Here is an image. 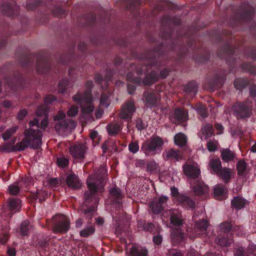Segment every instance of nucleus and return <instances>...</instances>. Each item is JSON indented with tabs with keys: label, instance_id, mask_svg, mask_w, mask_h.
Instances as JSON below:
<instances>
[{
	"label": "nucleus",
	"instance_id": "052dcab7",
	"mask_svg": "<svg viewBox=\"0 0 256 256\" xmlns=\"http://www.w3.org/2000/svg\"><path fill=\"white\" fill-rule=\"evenodd\" d=\"M28 112L26 110L23 109L20 110L17 115V118L19 120H22L27 114Z\"/></svg>",
	"mask_w": 256,
	"mask_h": 256
},
{
	"label": "nucleus",
	"instance_id": "4d7b16f0",
	"mask_svg": "<svg viewBox=\"0 0 256 256\" xmlns=\"http://www.w3.org/2000/svg\"><path fill=\"white\" fill-rule=\"evenodd\" d=\"M142 227L146 231L152 232L154 228V226L152 223L148 222L144 223L142 225Z\"/></svg>",
	"mask_w": 256,
	"mask_h": 256
},
{
	"label": "nucleus",
	"instance_id": "412c9836",
	"mask_svg": "<svg viewBox=\"0 0 256 256\" xmlns=\"http://www.w3.org/2000/svg\"><path fill=\"white\" fill-rule=\"evenodd\" d=\"M232 170L227 168H222L220 171L216 173V175L225 183H228L231 179Z\"/></svg>",
	"mask_w": 256,
	"mask_h": 256
},
{
	"label": "nucleus",
	"instance_id": "603ef678",
	"mask_svg": "<svg viewBox=\"0 0 256 256\" xmlns=\"http://www.w3.org/2000/svg\"><path fill=\"white\" fill-rule=\"evenodd\" d=\"M129 150L133 154L136 153L139 150V146L137 142H131L128 144Z\"/></svg>",
	"mask_w": 256,
	"mask_h": 256
},
{
	"label": "nucleus",
	"instance_id": "20e7f679",
	"mask_svg": "<svg viewBox=\"0 0 256 256\" xmlns=\"http://www.w3.org/2000/svg\"><path fill=\"white\" fill-rule=\"evenodd\" d=\"M78 102L81 104L82 114L80 116V120L82 126H85L88 122L94 121V118L92 114L94 110V106L92 104V100L89 102L82 100V102Z\"/></svg>",
	"mask_w": 256,
	"mask_h": 256
},
{
	"label": "nucleus",
	"instance_id": "a878e982",
	"mask_svg": "<svg viewBox=\"0 0 256 256\" xmlns=\"http://www.w3.org/2000/svg\"><path fill=\"white\" fill-rule=\"evenodd\" d=\"M174 141L176 146L184 147L187 144V138L184 134L180 132L174 136Z\"/></svg>",
	"mask_w": 256,
	"mask_h": 256
},
{
	"label": "nucleus",
	"instance_id": "ddd939ff",
	"mask_svg": "<svg viewBox=\"0 0 256 256\" xmlns=\"http://www.w3.org/2000/svg\"><path fill=\"white\" fill-rule=\"evenodd\" d=\"M168 198L166 196H162L150 202V206L154 214H158L162 211L166 206Z\"/></svg>",
	"mask_w": 256,
	"mask_h": 256
},
{
	"label": "nucleus",
	"instance_id": "e2e57ef3",
	"mask_svg": "<svg viewBox=\"0 0 256 256\" xmlns=\"http://www.w3.org/2000/svg\"><path fill=\"white\" fill-rule=\"evenodd\" d=\"M56 100V98L52 95H48L44 98V101L46 104H50L53 100Z\"/></svg>",
	"mask_w": 256,
	"mask_h": 256
},
{
	"label": "nucleus",
	"instance_id": "dca6fc26",
	"mask_svg": "<svg viewBox=\"0 0 256 256\" xmlns=\"http://www.w3.org/2000/svg\"><path fill=\"white\" fill-rule=\"evenodd\" d=\"M66 184L69 188L73 190H78L82 187L80 180L78 176L74 174H70L67 176Z\"/></svg>",
	"mask_w": 256,
	"mask_h": 256
},
{
	"label": "nucleus",
	"instance_id": "a211bd4d",
	"mask_svg": "<svg viewBox=\"0 0 256 256\" xmlns=\"http://www.w3.org/2000/svg\"><path fill=\"white\" fill-rule=\"evenodd\" d=\"M16 138L13 140L12 144L5 143L0 146V150L2 152H10L22 150L20 142L17 143L14 146H12L15 142Z\"/></svg>",
	"mask_w": 256,
	"mask_h": 256
},
{
	"label": "nucleus",
	"instance_id": "5fc2aeb1",
	"mask_svg": "<svg viewBox=\"0 0 256 256\" xmlns=\"http://www.w3.org/2000/svg\"><path fill=\"white\" fill-rule=\"evenodd\" d=\"M78 113V108L76 106H72L67 112V114L69 116H74Z\"/></svg>",
	"mask_w": 256,
	"mask_h": 256
},
{
	"label": "nucleus",
	"instance_id": "a19ab883",
	"mask_svg": "<svg viewBox=\"0 0 256 256\" xmlns=\"http://www.w3.org/2000/svg\"><path fill=\"white\" fill-rule=\"evenodd\" d=\"M241 12L244 14H251L254 13V9L248 4H244L241 8Z\"/></svg>",
	"mask_w": 256,
	"mask_h": 256
},
{
	"label": "nucleus",
	"instance_id": "f8f14e48",
	"mask_svg": "<svg viewBox=\"0 0 256 256\" xmlns=\"http://www.w3.org/2000/svg\"><path fill=\"white\" fill-rule=\"evenodd\" d=\"M170 120L174 124L186 122L188 119V112L186 110L176 108L174 112L170 116Z\"/></svg>",
	"mask_w": 256,
	"mask_h": 256
},
{
	"label": "nucleus",
	"instance_id": "4be33fe9",
	"mask_svg": "<svg viewBox=\"0 0 256 256\" xmlns=\"http://www.w3.org/2000/svg\"><path fill=\"white\" fill-rule=\"evenodd\" d=\"M236 153L228 148L221 150V158L223 161L229 162L234 160L236 157Z\"/></svg>",
	"mask_w": 256,
	"mask_h": 256
},
{
	"label": "nucleus",
	"instance_id": "0e129e2a",
	"mask_svg": "<svg viewBox=\"0 0 256 256\" xmlns=\"http://www.w3.org/2000/svg\"><path fill=\"white\" fill-rule=\"evenodd\" d=\"M153 242L156 244L160 245L162 242V237L160 235L154 236L153 237Z\"/></svg>",
	"mask_w": 256,
	"mask_h": 256
},
{
	"label": "nucleus",
	"instance_id": "6e6d98bb",
	"mask_svg": "<svg viewBox=\"0 0 256 256\" xmlns=\"http://www.w3.org/2000/svg\"><path fill=\"white\" fill-rule=\"evenodd\" d=\"M197 111L198 114L202 118H204L208 116L206 108L204 106H200L198 107Z\"/></svg>",
	"mask_w": 256,
	"mask_h": 256
},
{
	"label": "nucleus",
	"instance_id": "338daca9",
	"mask_svg": "<svg viewBox=\"0 0 256 256\" xmlns=\"http://www.w3.org/2000/svg\"><path fill=\"white\" fill-rule=\"evenodd\" d=\"M48 126V116H45L44 120L41 122L40 128H42L44 130Z\"/></svg>",
	"mask_w": 256,
	"mask_h": 256
},
{
	"label": "nucleus",
	"instance_id": "774afa93",
	"mask_svg": "<svg viewBox=\"0 0 256 256\" xmlns=\"http://www.w3.org/2000/svg\"><path fill=\"white\" fill-rule=\"evenodd\" d=\"M169 252L172 256H184V254L180 250H171Z\"/></svg>",
	"mask_w": 256,
	"mask_h": 256
},
{
	"label": "nucleus",
	"instance_id": "864d4df0",
	"mask_svg": "<svg viewBox=\"0 0 256 256\" xmlns=\"http://www.w3.org/2000/svg\"><path fill=\"white\" fill-rule=\"evenodd\" d=\"M2 12L6 14L9 15L10 12L12 10L13 8L10 4H2Z\"/></svg>",
	"mask_w": 256,
	"mask_h": 256
},
{
	"label": "nucleus",
	"instance_id": "13d9d810",
	"mask_svg": "<svg viewBox=\"0 0 256 256\" xmlns=\"http://www.w3.org/2000/svg\"><path fill=\"white\" fill-rule=\"evenodd\" d=\"M65 117V113L62 110H60L58 114L54 116V120L58 122L61 121V120L64 119Z\"/></svg>",
	"mask_w": 256,
	"mask_h": 256
},
{
	"label": "nucleus",
	"instance_id": "39448f33",
	"mask_svg": "<svg viewBox=\"0 0 256 256\" xmlns=\"http://www.w3.org/2000/svg\"><path fill=\"white\" fill-rule=\"evenodd\" d=\"M163 144L164 141L161 138L152 136L142 144L141 149L146 155L149 156L151 152H154L160 148Z\"/></svg>",
	"mask_w": 256,
	"mask_h": 256
},
{
	"label": "nucleus",
	"instance_id": "6ab92c4d",
	"mask_svg": "<svg viewBox=\"0 0 256 256\" xmlns=\"http://www.w3.org/2000/svg\"><path fill=\"white\" fill-rule=\"evenodd\" d=\"M192 190L196 195L201 196L208 192V187L202 181H196L192 187Z\"/></svg>",
	"mask_w": 256,
	"mask_h": 256
},
{
	"label": "nucleus",
	"instance_id": "09e8293b",
	"mask_svg": "<svg viewBox=\"0 0 256 256\" xmlns=\"http://www.w3.org/2000/svg\"><path fill=\"white\" fill-rule=\"evenodd\" d=\"M58 165L62 168H66L68 166L69 164V160L68 158L62 157L58 158L56 160Z\"/></svg>",
	"mask_w": 256,
	"mask_h": 256
},
{
	"label": "nucleus",
	"instance_id": "2eb2a0df",
	"mask_svg": "<svg viewBox=\"0 0 256 256\" xmlns=\"http://www.w3.org/2000/svg\"><path fill=\"white\" fill-rule=\"evenodd\" d=\"M69 228L70 220L64 216H60V221L54 224L53 231L55 233H64Z\"/></svg>",
	"mask_w": 256,
	"mask_h": 256
},
{
	"label": "nucleus",
	"instance_id": "3c124183",
	"mask_svg": "<svg viewBox=\"0 0 256 256\" xmlns=\"http://www.w3.org/2000/svg\"><path fill=\"white\" fill-rule=\"evenodd\" d=\"M8 190L11 195H17L20 192V187L15 184L10 185Z\"/></svg>",
	"mask_w": 256,
	"mask_h": 256
},
{
	"label": "nucleus",
	"instance_id": "bf43d9fd",
	"mask_svg": "<svg viewBox=\"0 0 256 256\" xmlns=\"http://www.w3.org/2000/svg\"><path fill=\"white\" fill-rule=\"evenodd\" d=\"M186 206L190 208H194L195 206V202L190 197L186 196L185 200V206Z\"/></svg>",
	"mask_w": 256,
	"mask_h": 256
},
{
	"label": "nucleus",
	"instance_id": "393cba45",
	"mask_svg": "<svg viewBox=\"0 0 256 256\" xmlns=\"http://www.w3.org/2000/svg\"><path fill=\"white\" fill-rule=\"evenodd\" d=\"M201 132L204 136L206 140L214 136L213 126L210 124H206L202 126L201 128Z\"/></svg>",
	"mask_w": 256,
	"mask_h": 256
},
{
	"label": "nucleus",
	"instance_id": "7ed1b4c3",
	"mask_svg": "<svg viewBox=\"0 0 256 256\" xmlns=\"http://www.w3.org/2000/svg\"><path fill=\"white\" fill-rule=\"evenodd\" d=\"M142 71L140 68L136 69L135 72L128 73L126 76L127 80L138 86H150L158 81V74L154 71L146 74L142 81L140 76L142 75Z\"/></svg>",
	"mask_w": 256,
	"mask_h": 256
},
{
	"label": "nucleus",
	"instance_id": "bb28decb",
	"mask_svg": "<svg viewBox=\"0 0 256 256\" xmlns=\"http://www.w3.org/2000/svg\"><path fill=\"white\" fill-rule=\"evenodd\" d=\"M48 64L44 60H38L36 64L37 72L40 74L45 73L49 68Z\"/></svg>",
	"mask_w": 256,
	"mask_h": 256
},
{
	"label": "nucleus",
	"instance_id": "c9c22d12",
	"mask_svg": "<svg viewBox=\"0 0 256 256\" xmlns=\"http://www.w3.org/2000/svg\"><path fill=\"white\" fill-rule=\"evenodd\" d=\"M18 128V126H14L12 128L8 129L7 130H6V132H4L2 134V138L4 140H8V138H10L16 132Z\"/></svg>",
	"mask_w": 256,
	"mask_h": 256
},
{
	"label": "nucleus",
	"instance_id": "49530a36",
	"mask_svg": "<svg viewBox=\"0 0 256 256\" xmlns=\"http://www.w3.org/2000/svg\"><path fill=\"white\" fill-rule=\"evenodd\" d=\"M48 108L46 105H42L39 106L36 110V114L38 116H47Z\"/></svg>",
	"mask_w": 256,
	"mask_h": 256
},
{
	"label": "nucleus",
	"instance_id": "79ce46f5",
	"mask_svg": "<svg viewBox=\"0 0 256 256\" xmlns=\"http://www.w3.org/2000/svg\"><path fill=\"white\" fill-rule=\"evenodd\" d=\"M68 84V80L64 79L60 80L58 85V91L60 93H64L66 92L67 86Z\"/></svg>",
	"mask_w": 256,
	"mask_h": 256
},
{
	"label": "nucleus",
	"instance_id": "aec40b11",
	"mask_svg": "<svg viewBox=\"0 0 256 256\" xmlns=\"http://www.w3.org/2000/svg\"><path fill=\"white\" fill-rule=\"evenodd\" d=\"M183 154L180 150H176L174 149H170L166 153V160H175L180 161L183 159Z\"/></svg>",
	"mask_w": 256,
	"mask_h": 256
},
{
	"label": "nucleus",
	"instance_id": "9d476101",
	"mask_svg": "<svg viewBox=\"0 0 256 256\" xmlns=\"http://www.w3.org/2000/svg\"><path fill=\"white\" fill-rule=\"evenodd\" d=\"M94 86L93 82L92 80H88L86 83V90L83 95L78 92L72 96V100L76 102H80L84 100L86 102H90L92 101V95L91 89Z\"/></svg>",
	"mask_w": 256,
	"mask_h": 256
},
{
	"label": "nucleus",
	"instance_id": "2f4dec72",
	"mask_svg": "<svg viewBox=\"0 0 256 256\" xmlns=\"http://www.w3.org/2000/svg\"><path fill=\"white\" fill-rule=\"evenodd\" d=\"M144 96L146 98V104L150 106H154L156 104L157 98L154 93H148L146 92L144 93Z\"/></svg>",
	"mask_w": 256,
	"mask_h": 256
},
{
	"label": "nucleus",
	"instance_id": "c756f323",
	"mask_svg": "<svg viewBox=\"0 0 256 256\" xmlns=\"http://www.w3.org/2000/svg\"><path fill=\"white\" fill-rule=\"evenodd\" d=\"M209 166L216 174L222 168V163L219 158L210 160Z\"/></svg>",
	"mask_w": 256,
	"mask_h": 256
},
{
	"label": "nucleus",
	"instance_id": "37998d69",
	"mask_svg": "<svg viewBox=\"0 0 256 256\" xmlns=\"http://www.w3.org/2000/svg\"><path fill=\"white\" fill-rule=\"evenodd\" d=\"M220 227L222 232L226 233L232 229V224L228 222H224L220 224Z\"/></svg>",
	"mask_w": 256,
	"mask_h": 256
},
{
	"label": "nucleus",
	"instance_id": "680f3d73",
	"mask_svg": "<svg viewBox=\"0 0 256 256\" xmlns=\"http://www.w3.org/2000/svg\"><path fill=\"white\" fill-rule=\"evenodd\" d=\"M250 94L252 98L256 99V86L254 85L250 87Z\"/></svg>",
	"mask_w": 256,
	"mask_h": 256
},
{
	"label": "nucleus",
	"instance_id": "f704fd0d",
	"mask_svg": "<svg viewBox=\"0 0 256 256\" xmlns=\"http://www.w3.org/2000/svg\"><path fill=\"white\" fill-rule=\"evenodd\" d=\"M208 225V224L206 220H201L196 222L195 227L198 230L204 231L206 230Z\"/></svg>",
	"mask_w": 256,
	"mask_h": 256
},
{
	"label": "nucleus",
	"instance_id": "e433bc0d",
	"mask_svg": "<svg viewBox=\"0 0 256 256\" xmlns=\"http://www.w3.org/2000/svg\"><path fill=\"white\" fill-rule=\"evenodd\" d=\"M251 253L250 248L244 249L243 247H239L236 251L235 256H250Z\"/></svg>",
	"mask_w": 256,
	"mask_h": 256
},
{
	"label": "nucleus",
	"instance_id": "c03bdc74",
	"mask_svg": "<svg viewBox=\"0 0 256 256\" xmlns=\"http://www.w3.org/2000/svg\"><path fill=\"white\" fill-rule=\"evenodd\" d=\"M224 188L223 186L217 185L214 189V192L216 198H217L221 196L224 192Z\"/></svg>",
	"mask_w": 256,
	"mask_h": 256
},
{
	"label": "nucleus",
	"instance_id": "cd10ccee",
	"mask_svg": "<svg viewBox=\"0 0 256 256\" xmlns=\"http://www.w3.org/2000/svg\"><path fill=\"white\" fill-rule=\"evenodd\" d=\"M198 85L196 82H192L184 86V91L194 96L197 92Z\"/></svg>",
	"mask_w": 256,
	"mask_h": 256
},
{
	"label": "nucleus",
	"instance_id": "473e14b6",
	"mask_svg": "<svg viewBox=\"0 0 256 256\" xmlns=\"http://www.w3.org/2000/svg\"><path fill=\"white\" fill-rule=\"evenodd\" d=\"M32 226L28 221L23 222L20 225V233L22 236H25L28 234V231Z\"/></svg>",
	"mask_w": 256,
	"mask_h": 256
},
{
	"label": "nucleus",
	"instance_id": "4468645a",
	"mask_svg": "<svg viewBox=\"0 0 256 256\" xmlns=\"http://www.w3.org/2000/svg\"><path fill=\"white\" fill-rule=\"evenodd\" d=\"M110 198L116 206L118 208V210L122 208V200L123 196L121 190L116 187L111 188L109 190Z\"/></svg>",
	"mask_w": 256,
	"mask_h": 256
},
{
	"label": "nucleus",
	"instance_id": "6e6552de",
	"mask_svg": "<svg viewBox=\"0 0 256 256\" xmlns=\"http://www.w3.org/2000/svg\"><path fill=\"white\" fill-rule=\"evenodd\" d=\"M136 107L132 99L126 102L122 106L120 112L118 116L121 119L128 120L132 118L134 112H136Z\"/></svg>",
	"mask_w": 256,
	"mask_h": 256
},
{
	"label": "nucleus",
	"instance_id": "de8ad7c7",
	"mask_svg": "<svg viewBox=\"0 0 256 256\" xmlns=\"http://www.w3.org/2000/svg\"><path fill=\"white\" fill-rule=\"evenodd\" d=\"M100 104L104 107L107 108L110 104V100L108 96L102 94L100 98Z\"/></svg>",
	"mask_w": 256,
	"mask_h": 256
},
{
	"label": "nucleus",
	"instance_id": "58836bf2",
	"mask_svg": "<svg viewBox=\"0 0 256 256\" xmlns=\"http://www.w3.org/2000/svg\"><path fill=\"white\" fill-rule=\"evenodd\" d=\"M248 83V80H247L236 79L234 82V84L237 89L240 90L244 88Z\"/></svg>",
	"mask_w": 256,
	"mask_h": 256
},
{
	"label": "nucleus",
	"instance_id": "0eeeda50",
	"mask_svg": "<svg viewBox=\"0 0 256 256\" xmlns=\"http://www.w3.org/2000/svg\"><path fill=\"white\" fill-rule=\"evenodd\" d=\"M88 149L86 142L76 143L70 147L69 152L74 158L82 161L84 159Z\"/></svg>",
	"mask_w": 256,
	"mask_h": 256
},
{
	"label": "nucleus",
	"instance_id": "f03ea898",
	"mask_svg": "<svg viewBox=\"0 0 256 256\" xmlns=\"http://www.w3.org/2000/svg\"><path fill=\"white\" fill-rule=\"evenodd\" d=\"M24 138L20 142L22 150L26 148L30 147L34 149L40 148L42 144V132L38 128L26 129L24 132Z\"/></svg>",
	"mask_w": 256,
	"mask_h": 256
},
{
	"label": "nucleus",
	"instance_id": "8fccbe9b",
	"mask_svg": "<svg viewBox=\"0 0 256 256\" xmlns=\"http://www.w3.org/2000/svg\"><path fill=\"white\" fill-rule=\"evenodd\" d=\"M170 220L171 224L176 226H180L183 224L182 220L179 218L176 214L172 215L170 217Z\"/></svg>",
	"mask_w": 256,
	"mask_h": 256
},
{
	"label": "nucleus",
	"instance_id": "1a4fd4ad",
	"mask_svg": "<svg viewBox=\"0 0 256 256\" xmlns=\"http://www.w3.org/2000/svg\"><path fill=\"white\" fill-rule=\"evenodd\" d=\"M182 169L184 174L188 178L196 179L200 176V168L195 162L184 164L182 166Z\"/></svg>",
	"mask_w": 256,
	"mask_h": 256
},
{
	"label": "nucleus",
	"instance_id": "f3484780",
	"mask_svg": "<svg viewBox=\"0 0 256 256\" xmlns=\"http://www.w3.org/2000/svg\"><path fill=\"white\" fill-rule=\"evenodd\" d=\"M249 202L244 198L237 196L233 198L231 201V207L236 210L244 208L248 204Z\"/></svg>",
	"mask_w": 256,
	"mask_h": 256
},
{
	"label": "nucleus",
	"instance_id": "c85d7f7f",
	"mask_svg": "<svg viewBox=\"0 0 256 256\" xmlns=\"http://www.w3.org/2000/svg\"><path fill=\"white\" fill-rule=\"evenodd\" d=\"M8 204L10 209L14 212H18L20 208V200L18 198H10Z\"/></svg>",
	"mask_w": 256,
	"mask_h": 256
},
{
	"label": "nucleus",
	"instance_id": "69168bd1",
	"mask_svg": "<svg viewBox=\"0 0 256 256\" xmlns=\"http://www.w3.org/2000/svg\"><path fill=\"white\" fill-rule=\"evenodd\" d=\"M186 196L184 194L178 196L176 198L177 200L180 203L182 206H185V200H186Z\"/></svg>",
	"mask_w": 256,
	"mask_h": 256
},
{
	"label": "nucleus",
	"instance_id": "4c0bfd02",
	"mask_svg": "<svg viewBox=\"0 0 256 256\" xmlns=\"http://www.w3.org/2000/svg\"><path fill=\"white\" fill-rule=\"evenodd\" d=\"M246 166V162L243 160H239L237 164L236 168L238 175H243Z\"/></svg>",
	"mask_w": 256,
	"mask_h": 256
},
{
	"label": "nucleus",
	"instance_id": "7c9ffc66",
	"mask_svg": "<svg viewBox=\"0 0 256 256\" xmlns=\"http://www.w3.org/2000/svg\"><path fill=\"white\" fill-rule=\"evenodd\" d=\"M232 239L218 235L216 240V243L220 246H228L232 242Z\"/></svg>",
	"mask_w": 256,
	"mask_h": 256
},
{
	"label": "nucleus",
	"instance_id": "a18cd8bd",
	"mask_svg": "<svg viewBox=\"0 0 256 256\" xmlns=\"http://www.w3.org/2000/svg\"><path fill=\"white\" fill-rule=\"evenodd\" d=\"M218 144L217 141H209L206 144L207 148L210 152H215L218 150Z\"/></svg>",
	"mask_w": 256,
	"mask_h": 256
},
{
	"label": "nucleus",
	"instance_id": "9b49d317",
	"mask_svg": "<svg viewBox=\"0 0 256 256\" xmlns=\"http://www.w3.org/2000/svg\"><path fill=\"white\" fill-rule=\"evenodd\" d=\"M76 123L71 119L58 122L54 126V129L59 134H64L66 130H72L76 126Z\"/></svg>",
	"mask_w": 256,
	"mask_h": 256
},
{
	"label": "nucleus",
	"instance_id": "423d86ee",
	"mask_svg": "<svg viewBox=\"0 0 256 256\" xmlns=\"http://www.w3.org/2000/svg\"><path fill=\"white\" fill-rule=\"evenodd\" d=\"M232 108L234 115L238 119L249 117L252 113V104L248 101L236 103Z\"/></svg>",
	"mask_w": 256,
	"mask_h": 256
},
{
	"label": "nucleus",
	"instance_id": "5701e85b",
	"mask_svg": "<svg viewBox=\"0 0 256 256\" xmlns=\"http://www.w3.org/2000/svg\"><path fill=\"white\" fill-rule=\"evenodd\" d=\"M131 256H148V251L146 248L133 246L130 250Z\"/></svg>",
	"mask_w": 256,
	"mask_h": 256
},
{
	"label": "nucleus",
	"instance_id": "b1692460",
	"mask_svg": "<svg viewBox=\"0 0 256 256\" xmlns=\"http://www.w3.org/2000/svg\"><path fill=\"white\" fill-rule=\"evenodd\" d=\"M106 130L109 135L116 136L121 130L120 126L116 122H112L106 126Z\"/></svg>",
	"mask_w": 256,
	"mask_h": 256
},
{
	"label": "nucleus",
	"instance_id": "ea45409f",
	"mask_svg": "<svg viewBox=\"0 0 256 256\" xmlns=\"http://www.w3.org/2000/svg\"><path fill=\"white\" fill-rule=\"evenodd\" d=\"M158 165L154 160H150L146 164V170L150 172H154L158 170Z\"/></svg>",
	"mask_w": 256,
	"mask_h": 256
},
{
	"label": "nucleus",
	"instance_id": "f257e3e1",
	"mask_svg": "<svg viewBox=\"0 0 256 256\" xmlns=\"http://www.w3.org/2000/svg\"><path fill=\"white\" fill-rule=\"evenodd\" d=\"M86 184L88 190L84 193V202L81 205L80 210L84 215L85 218L88 220V223H90L92 218L96 214V208L94 206H90L87 208V206L88 202L92 200L93 196L96 194L98 187L96 184L91 182L90 179L87 180Z\"/></svg>",
	"mask_w": 256,
	"mask_h": 256
},
{
	"label": "nucleus",
	"instance_id": "72a5a7b5",
	"mask_svg": "<svg viewBox=\"0 0 256 256\" xmlns=\"http://www.w3.org/2000/svg\"><path fill=\"white\" fill-rule=\"evenodd\" d=\"M95 232V228L94 226H88L80 232V234L82 237H88L93 234Z\"/></svg>",
	"mask_w": 256,
	"mask_h": 256
}]
</instances>
